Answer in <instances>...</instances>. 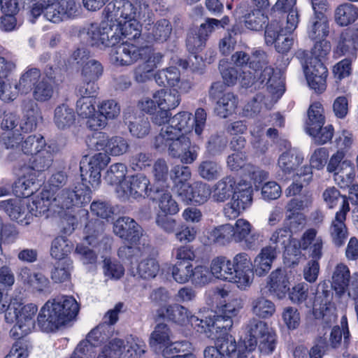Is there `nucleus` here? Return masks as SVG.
<instances>
[{"instance_id": "29", "label": "nucleus", "mask_w": 358, "mask_h": 358, "mask_svg": "<svg viewBox=\"0 0 358 358\" xmlns=\"http://www.w3.org/2000/svg\"><path fill=\"white\" fill-rule=\"evenodd\" d=\"M241 23L250 30H259L267 20V17L260 10L249 9L246 3H241L236 10Z\"/></svg>"}, {"instance_id": "35", "label": "nucleus", "mask_w": 358, "mask_h": 358, "mask_svg": "<svg viewBox=\"0 0 358 358\" xmlns=\"http://www.w3.org/2000/svg\"><path fill=\"white\" fill-rule=\"evenodd\" d=\"M52 192L48 189L43 190L39 195L29 199V212L31 214V222L34 217L41 216L50 211L53 213Z\"/></svg>"}, {"instance_id": "39", "label": "nucleus", "mask_w": 358, "mask_h": 358, "mask_svg": "<svg viewBox=\"0 0 358 358\" xmlns=\"http://www.w3.org/2000/svg\"><path fill=\"white\" fill-rule=\"evenodd\" d=\"M58 148L55 144H49L43 150L32 156L29 162V166L32 170L41 172L48 169L57 153Z\"/></svg>"}, {"instance_id": "42", "label": "nucleus", "mask_w": 358, "mask_h": 358, "mask_svg": "<svg viewBox=\"0 0 358 358\" xmlns=\"http://www.w3.org/2000/svg\"><path fill=\"white\" fill-rule=\"evenodd\" d=\"M350 279V272L348 267L343 264H338L332 273L331 287L338 296H342L348 290Z\"/></svg>"}, {"instance_id": "49", "label": "nucleus", "mask_w": 358, "mask_h": 358, "mask_svg": "<svg viewBox=\"0 0 358 358\" xmlns=\"http://www.w3.org/2000/svg\"><path fill=\"white\" fill-rule=\"evenodd\" d=\"M335 21L340 26H347L358 18V8L352 3H345L335 10Z\"/></svg>"}, {"instance_id": "32", "label": "nucleus", "mask_w": 358, "mask_h": 358, "mask_svg": "<svg viewBox=\"0 0 358 358\" xmlns=\"http://www.w3.org/2000/svg\"><path fill=\"white\" fill-rule=\"evenodd\" d=\"M274 11L287 14L285 29L292 32L299 22V14L296 7V0H277L273 7Z\"/></svg>"}, {"instance_id": "7", "label": "nucleus", "mask_w": 358, "mask_h": 358, "mask_svg": "<svg viewBox=\"0 0 358 358\" xmlns=\"http://www.w3.org/2000/svg\"><path fill=\"white\" fill-rule=\"evenodd\" d=\"M266 54L260 50L254 51L248 67L250 71L243 70L240 83L245 87L255 85V88L266 87L273 96L278 98L284 92L282 82L274 74V69L268 65Z\"/></svg>"}, {"instance_id": "53", "label": "nucleus", "mask_w": 358, "mask_h": 358, "mask_svg": "<svg viewBox=\"0 0 358 358\" xmlns=\"http://www.w3.org/2000/svg\"><path fill=\"white\" fill-rule=\"evenodd\" d=\"M231 231L229 224L215 227L207 232L206 238L203 241V243L206 245H211L213 243L224 245L232 241L230 234Z\"/></svg>"}, {"instance_id": "13", "label": "nucleus", "mask_w": 358, "mask_h": 358, "mask_svg": "<svg viewBox=\"0 0 358 358\" xmlns=\"http://www.w3.org/2000/svg\"><path fill=\"white\" fill-rule=\"evenodd\" d=\"M247 334L244 341L246 348L253 350L258 345L261 352L265 355L273 352L276 345V334L266 322L252 319L248 324Z\"/></svg>"}, {"instance_id": "21", "label": "nucleus", "mask_w": 358, "mask_h": 358, "mask_svg": "<svg viewBox=\"0 0 358 358\" xmlns=\"http://www.w3.org/2000/svg\"><path fill=\"white\" fill-rule=\"evenodd\" d=\"M0 209L4 211L10 220L21 225L27 226L31 223L29 199L15 198L1 201Z\"/></svg>"}, {"instance_id": "9", "label": "nucleus", "mask_w": 358, "mask_h": 358, "mask_svg": "<svg viewBox=\"0 0 358 358\" xmlns=\"http://www.w3.org/2000/svg\"><path fill=\"white\" fill-rule=\"evenodd\" d=\"M155 148L160 152L167 150L168 155L180 159L185 164H192L198 157L199 148L192 143L186 135L160 131L154 141Z\"/></svg>"}, {"instance_id": "1", "label": "nucleus", "mask_w": 358, "mask_h": 358, "mask_svg": "<svg viewBox=\"0 0 358 358\" xmlns=\"http://www.w3.org/2000/svg\"><path fill=\"white\" fill-rule=\"evenodd\" d=\"M105 20L92 24L86 31V41L101 50L115 47L124 38L135 40L141 36V25L137 17L150 15L148 3L136 0H113L104 9Z\"/></svg>"}, {"instance_id": "58", "label": "nucleus", "mask_w": 358, "mask_h": 358, "mask_svg": "<svg viewBox=\"0 0 358 358\" xmlns=\"http://www.w3.org/2000/svg\"><path fill=\"white\" fill-rule=\"evenodd\" d=\"M221 173L222 167L215 161L204 160L198 166L199 176L207 181L216 180L221 175Z\"/></svg>"}, {"instance_id": "8", "label": "nucleus", "mask_w": 358, "mask_h": 358, "mask_svg": "<svg viewBox=\"0 0 358 358\" xmlns=\"http://www.w3.org/2000/svg\"><path fill=\"white\" fill-rule=\"evenodd\" d=\"M79 306L69 296L49 299L41 308L37 322L44 331H55L71 322L77 315Z\"/></svg>"}, {"instance_id": "56", "label": "nucleus", "mask_w": 358, "mask_h": 358, "mask_svg": "<svg viewBox=\"0 0 358 358\" xmlns=\"http://www.w3.org/2000/svg\"><path fill=\"white\" fill-rule=\"evenodd\" d=\"M145 343L139 338L129 336L124 340V357H138L145 352Z\"/></svg>"}, {"instance_id": "55", "label": "nucleus", "mask_w": 358, "mask_h": 358, "mask_svg": "<svg viewBox=\"0 0 358 358\" xmlns=\"http://www.w3.org/2000/svg\"><path fill=\"white\" fill-rule=\"evenodd\" d=\"M192 266L190 262H177L171 267V276L173 280L179 284L191 282Z\"/></svg>"}, {"instance_id": "5", "label": "nucleus", "mask_w": 358, "mask_h": 358, "mask_svg": "<svg viewBox=\"0 0 358 358\" xmlns=\"http://www.w3.org/2000/svg\"><path fill=\"white\" fill-rule=\"evenodd\" d=\"M82 181V184L73 187L52 192L53 213L60 217V227L64 234H71L76 225V218L72 214L73 208L82 206L91 199L92 190L86 185L89 182Z\"/></svg>"}, {"instance_id": "16", "label": "nucleus", "mask_w": 358, "mask_h": 358, "mask_svg": "<svg viewBox=\"0 0 358 358\" xmlns=\"http://www.w3.org/2000/svg\"><path fill=\"white\" fill-rule=\"evenodd\" d=\"M291 237L289 230L284 227L280 228L272 234L268 245H272V248L275 249L276 254L281 250H285V258L289 259L292 264H297L301 251L298 247L299 241Z\"/></svg>"}, {"instance_id": "24", "label": "nucleus", "mask_w": 358, "mask_h": 358, "mask_svg": "<svg viewBox=\"0 0 358 358\" xmlns=\"http://www.w3.org/2000/svg\"><path fill=\"white\" fill-rule=\"evenodd\" d=\"M155 79L159 85H168L180 93H187L192 88L190 82L181 78L180 71L173 66L159 71Z\"/></svg>"}, {"instance_id": "44", "label": "nucleus", "mask_w": 358, "mask_h": 358, "mask_svg": "<svg viewBox=\"0 0 358 358\" xmlns=\"http://www.w3.org/2000/svg\"><path fill=\"white\" fill-rule=\"evenodd\" d=\"M153 200L159 209L158 213L173 215L179 212V206L172 194L167 189H156Z\"/></svg>"}, {"instance_id": "17", "label": "nucleus", "mask_w": 358, "mask_h": 358, "mask_svg": "<svg viewBox=\"0 0 358 358\" xmlns=\"http://www.w3.org/2000/svg\"><path fill=\"white\" fill-rule=\"evenodd\" d=\"M159 314L161 317L166 318L180 326L188 327L191 326L197 332L203 331L200 318L192 314L185 307L179 304L169 305L162 308Z\"/></svg>"}, {"instance_id": "22", "label": "nucleus", "mask_w": 358, "mask_h": 358, "mask_svg": "<svg viewBox=\"0 0 358 358\" xmlns=\"http://www.w3.org/2000/svg\"><path fill=\"white\" fill-rule=\"evenodd\" d=\"M202 321L201 327L203 331H198L199 333L203 334L208 338H213L217 336L216 334H228L227 333L233 325V320L229 316L220 313L217 315L215 313L210 312L205 319H200Z\"/></svg>"}, {"instance_id": "59", "label": "nucleus", "mask_w": 358, "mask_h": 358, "mask_svg": "<svg viewBox=\"0 0 358 358\" xmlns=\"http://www.w3.org/2000/svg\"><path fill=\"white\" fill-rule=\"evenodd\" d=\"M124 339L113 338L105 344L96 358H121L124 356Z\"/></svg>"}, {"instance_id": "2", "label": "nucleus", "mask_w": 358, "mask_h": 358, "mask_svg": "<svg viewBox=\"0 0 358 358\" xmlns=\"http://www.w3.org/2000/svg\"><path fill=\"white\" fill-rule=\"evenodd\" d=\"M27 79L30 80L26 94L31 92L32 99H24L22 104L23 117L20 127L23 132H30L36 129L42 120L41 110L36 102L44 103L50 101L55 90L58 79L51 72L41 74L37 68H27L25 70Z\"/></svg>"}, {"instance_id": "6", "label": "nucleus", "mask_w": 358, "mask_h": 358, "mask_svg": "<svg viewBox=\"0 0 358 358\" xmlns=\"http://www.w3.org/2000/svg\"><path fill=\"white\" fill-rule=\"evenodd\" d=\"M210 271L215 278L231 282L243 291L248 289L254 281L252 260L246 252L236 254L232 260L222 256L213 259Z\"/></svg>"}, {"instance_id": "57", "label": "nucleus", "mask_w": 358, "mask_h": 358, "mask_svg": "<svg viewBox=\"0 0 358 358\" xmlns=\"http://www.w3.org/2000/svg\"><path fill=\"white\" fill-rule=\"evenodd\" d=\"M159 268V264L155 258L143 259L138 263L136 273H134V275H138L144 279L154 278L158 274Z\"/></svg>"}, {"instance_id": "46", "label": "nucleus", "mask_w": 358, "mask_h": 358, "mask_svg": "<svg viewBox=\"0 0 358 358\" xmlns=\"http://www.w3.org/2000/svg\"><path fill=\"white\" fill-rule=\"evenodd\" d=\"M303 161L302 153L295 149H290L280 155L278 166L285 174H288L296 170Z\"/></svg>"}, {"instance_id": "26", "label": "nucleus", "mask_w": 358, "mask_h": 358, "mask_svg": "<svg viewBox=\"0 0 358 358\" xmlns=\"http://www.w3.org/2000/svg\"><path fill=\"white\" fill-rule=\"evenodd\" d=\"M97 117H92L90 121V128L97 130L104 128L108 120L117 118L121 111L120 105L113 99L102 101L98 105Z\"/></svg>"}, {"instance_id": "36", "label": "nucleus", "mask_w": 358, "mask_h": 358, "mask_svg": "<svg viewBox=\"0 0 358 358\" xmlns=\"http://www.w3.org/2000/svg\"><path fill=\"white\" fill-rule=\"evenodd\" d=\"M210 195V185L201 181H197L190 185L180 198L187 203L202 204L208 201Z\"/></svg>"}, {"instance_id": "51", "label": "nucleus", "mask_w": 358, "mask_h": 358, "mask_svg": "<svg viewBox=\"0 0 358 358\" xmlns=\"http://www.w3.org/2000/svg\"><path fill=\"white\" fill-rule=\"evenodd\" d=\"M238 105L236 96L230 92L224 94L217 101L215 108L216 114L222 118H226L232 115Z\"/></svg>"}, {"instance_id": "37", "label": "nucleus", "mask_w": 358, "mask_h": 358, "mask_svg": "<svg viewBox=\"0 0 358 358\" xmlns=\"http://www.w3.org/2000/svg\"><path fill=\"white\" fill-rule=\"evenodd\" d=\"M194 121L192 119V114L187 111H182L176 114L169 120V124L163 126L160 131H171L177 133L178 135H186L192 131Z\"/></svg>"}, {"instance_id": "54", "label": "nucleus", "mask_w": 358, "mask_h": 358, "mask_svg": "<svg viewBox=\"0 0 358 358\" xmlns=\"http://www.w3.org/2000/svg\"><path fill=\"white\" fill-rule=\"evenodd\" d=\"M73 249V245L64 236H58L52 242L50 249L51 256L57 259H63L68 256Z\"/></svg>"}, {"instance_id": "15", "label": "nucleus", "mask_w": 358, "mask_h": 358, "mask_svg": "<svg viewBox=\"0 0 358 358\" xmlns=\"http://www.w3.org/2000/svg\"><path fill=\"white\" fill-rule=\"evenodd\" d=\"M180 94L171 89H162L155 92L152 99H143L140 102V107L145 113H152L156 110V106L170 111L180 104Z\"/></svg>"}, {"instance_id": "40", "label": "nucleus", "mask_w": 358, "mask_h": 358, "mask_svg": "<svg viewBox=\"0 0 358 358\" xmlns=\"http://www.w3.org/2000/svg\"><path fill=\"white\" fill-rule=\"evenodd\" d=\"M323 241L320 236H317V231L310 229L305 231L298 247L303 250H309L313 259H320L322 255Z\"/></svg>"}, {"instance_id": "48", "label": "nucleus", "mask_w": 358, "mask_h": 358, "mask_svg": "<svg viewBox=\"0 0 358 358\" xmlns=\"http://www.w3.org/2000/svg\"><path fill=\"white\" fill-rule=\"evenodd\" d=\"M76 122L74 110L65 103L57 106L54 111V123L61 130L72 127Z\"/></svg>"}, {"instance_id": "14", "label": "nucleus", "mask_w": 358, "mask_h": 358, "mask_svg": "<svg viewBox=\"0 0 358 358\" xmlns=\"http://www.w3.org/2000/svg\"><path fill=\"white\" fill-rule=\"evenodd\" d=\"M150 180L143 174L129 176L115 187L117 196L122 200L145 198L150 191Z\"/></svg>"}, {"instance_id": "20", "label": "nucleus", "mask_w": 358, "mask_h": 358, "mask_svg": "<svg viewBox=\"0 0 358 358\" xmlns=\"http://www.w3.org/2000/svg\"><path fill=\"white\" fill-rule=\"evenodd\" d=\"M147 49L125 42L113 50L110 57L117 66H130L145 57Z\"/></svg>"}, {"instance_id": "12", "label": "nucleus", "mask_w": 358, "mask_h": 358, "mask_svg": "<svg viewBox=\"0 0 358 358\" xmlns=\"http://www.w3.org/2000/svg\"><path fill=\"white\" fill-rule=\"evenodd\" d=\"M78 10L75 0H31L30 14L36 19L42 14L54 23L74 16Z\"/></svg>"}, {"instance_id": "61", "label": "nucleus", "mask_w": 358, "mask_h": 358, "mask_svg": "<svg viewBox=\"0 0 358 358\" xmlns=\"http://www.w3.org/2000/svg\"><path fill=\"white\" fill-rule=\"evenodd\" d=\"M94 98L81 97L76 103V111L80 117L87 118V125L90 127V121L92 117H97Z\"/></svg>"}, {"instance_id": "63", "label": "nucleus", "mask_w": 358, "mask_h": 358, "mask_svg": "<svg viewBox=\"0 0 358 358\" xmlns=\"http://www.w3.org/2000/svg\"><path fill=\"white\" fill-rule=\"evenodd\" d=\"M229 227L231 230L230 233L231 240L236 243L243 241L251 233L252 227L248 220L243 218L238 219L234 224H229Z\"/></svg>"}, {"instance_id": "27", "label": "nucleus", "mask_w": 358, "mask_h": 358, "mask_svg": "<svg viewBox=\"0 0 358 358\" xmlns=\"http://www.w3.org/2000/svg\"><path fill=\"white\" fill-rule=\"evenodd\" d=\"M349 210L348 201L343 199V205H341V209L336 212L329 228V233L332 241L337 246L343 245L347 238L348 229L345 222L346 215Z\"/></svg>"}, {"instance_id": "62", "label": "nucleus", "mask_w": 358, "mask_h": 358, "mask_svg": "<svg viewBox=\"0 0 358 358\" xmlns=\"http://www.w3.org/2000/svg\"><path fill=\"white\" fill-rule=\"evenodd\" d=\"M306 217L303 213L296 211L288 212L286 210L285 219L283 222V227L289 231V234L296 233L305 227Z\"/></svg>"}, {"instance_id": "33", "label": "nucleus", "mask_w": 358, "mask_h": 358, "mask_svg": "<svg viewBox=\"0 0 358 358\" xmlns=\"http://www.w3.org/2000/svg\"><path fill=\"white\" fill-rule=\"evenodd\" d=\"M329 158V152L325 148L315 149L310 155V166H305L300 173H297L299 178H303V182L308 184L312 180L311 168L322 169L325 166Z\"/></svg>"}, {"instance_id": "11", "label": "nucleus", "mask_w": 358, "mask_h": 358, "mask_svg": "<svg viewBox=\"0 0 358 358\" xmlns=\"http://www.w3.org/2000/svg\"><path fill=\"white\" fill-rule=\"evenodd\" d=\"M37 312L38 307L36 304L22 305L17 301H13L10 308L5 313L7 323L16 322L10 331V336L19 340L30 334L35 327Z\"/></svg>"}, {"instance_id": "60", "label": "nucleus", "mask_w": 358, "mask_h": 358, "mask_svg": "<svg viewBox=\"0 0 358 358\" xmlns=\"http://www.w3.org/2000/svg\"><path fill=\"white\" fill-rule=\"evenodd\" d=\"M73 262L69 259L57 262L51 273V278L56 283L67 282L71 278Z\"/></svg>"}, {"instance_id": "23", "label": "nucleus", "mask_w": 358, "mask_h": 358, "mask_svg": "<svg viewBox=\"0 0 358 358\" xmlns=\"http://www.w3.org/2000/svg\"><path fill=\"white\" fill-rule=\"evenodd\" d=\"M308 86L315 92L322 93L327 88V69L317 59H310L303 67Z\"/></svg>"}, {"instance_id": "52", "label": "nucleus", "mask_w": 358, "mask_h": 358, "mask_svg": "<svg viewBox=\"0 0 358 358\" xmlns=\"http://www.w3.org/2000/svg\"><path fill=\"white\" fill-rule=\"evenodd\" d=\"M336 183L341 188H346L352 184L355 178V171L351 161L345 159L342 162L339 171L334 176Z\"/></svg>"}, {"instance_id": "43", "label": "nucleus", "mask_w": 358, "mask_h": 358, "mask_svg": "<svg viewBox=\"0 0 358 358\" xmlns=\"http://www.w3.org/2000/svg\"><path fill=\"white\" fill-rule=\"evenodd\" d=\"M358 50V31H345L340 35L336 52L355 57Z\"/></svg>"}, {"instance_id": "25", "label": "nucleus", "mask_w": 358, "mask_h": 358, "mask_svg": "<svg viewBox=\"0 0 358 358\" xmlns=\"http://www.w3.org/2000/svg\"><path fill=\"white\" fill-rule=\"evenodd\" d=\"M289 274L282 268L273 271L266 279V287L270 294L278 299H284L290 290Z\"/></svg>"}, {"instance_id": "18", "label": "nucleus", "mask_w": 358, "mask_h": 358, "mask_svg": "<svg viewBox=\"0 0 358 358\" xmlns=\"http://www.w3.org/2000/svg\"><path fill=\"white\" fill-rule=\"evenodd\" d=\"M150 15H141L137 17V21L140 23V20H143L145 22V36L148 43H163L166 41L171 36L172 26L169 20L162 19L155 24L152 22L153 13L148 6Z\"/></svg>"}, {"instance_id": "45", "label": "nucleus", "mask_w": 358, "mask_h": 358, "mask_svg": "<svg viewBox=\"0 0 358 358\" xmlns=\"http://www.w3.org/2000/svg\"><path fill=\"white\" fill-rule=\"evenodd\" d=\"M192 173L189 167L177 165L171 170V178L173 182V188L178 196L189 187Z\"/></svg>"}, {"instance_id": "38", "label": "nucleus", "mask_w": 358, "mask_h": 358, "mask_svg": "<svg viewBox=\"0 0 358 358\" xmlns=\"http://www.w3.org/2000/svg\"><path fill=\"white\" fill-rule=\"evenodd\" d=\"M30 80L27 79L25 71L20 75L17 82H5L2 80V101L9 103L15 100L20 94H26Z\"/></svg>"}, {"instance_id": "10", "label": "nucleus", "mask_w": 358, "mask_h": 358, "mask_svg": "<svg viewBox=\"0 0 358 358\" xmlns=\"http://www.w3.org/2000/svg\"><path fill=\"white\" fill-rule=\"evenodd\" d=\"M114 233L126 241V245L118 250L121 259H132L142 254L141 245H145L141 227L132 218L122 217L113 225Z\"/></svg>"}, {"instance_id": "50", "label": "nucleus", "mask_w": 358, "mask_h": 358, "mask_svg": "<svg viewBox=\"0 0 358 358\" xmlns=\"http://www.w3.org/2000/svg\"><path fill=\"white\" fill-rule=\"evenodd\" d=\"M308 119L306 122V130L308 134L315 133L318 127H322L324 124V117L323 115V108L320 103L315 102L310 105L308 111Z\"/></svg>"}, {"instance_id": "41", "label": "nucleus", "mask_w": 358, "mask_h": 358, "mask_svg": "<svg viewBox=\"0 0 358 358\" xmlns=\"http://www.w3.org/2000/svg\"><path fill=\"white\" fill-rule=\"evenodd\" d=\"M307 33L313 41L326 38L329 33L327 17L322 13L314 15L309 21Z\"/></svg>"}, {"instance_id": "3", "label": "nucleus", "mask_w": 358, "mask_h": 358, "mask_svg": "<svg viewBox=\"0 0 358 358\" xmlns=\"http://www.w3.org/2000/svg\"><path fill=\"white\" fill-rule=\"evenodd\" d=\"M92 146L99 152L90 157H85L80 162V176L83 181L88 182L92 188L96 189L101 182V171L110 162L112 156H120L129 149L127 139L120 136H108L103 133L96 134L91 139Z\"/></svg>"}, {"instance_id": "19", "label": "nucleus", "mask_w": 358, "mask_h": 358, "mask_svg": "<svg viewBox=\"0 0 358 358\" xmlns=\"http://www.w3.org/2000/svg\"><path fill=\"white\" fill-rule=\"evenodd\" d=\"M7 148H16L24 154L34 156L41 150H43L49 144H47L45 138L41 134H34L27 136L24 141L21 135L13 134L8 136L5 142Z\"/></svg>"}, {"instance_id": "47", "label": "nucleus", "mask_w": 358, "mask_h": 358, "mask_svg": "<svg viewBox=\"0 0 358 358\" xmlns=\"http://www.w3.org/2000/svg\"><path fill=\"white\" fill-rule=\"evenodd\" d=\"M250 306L252 314L261 319L271 317L276 310L275 303L264 296L254 297Z\"/></svg>"}, {"instance_id": "31", "label": "nucleus", "mask_w": 358, "mask_h": 358, "mask_svg": "<svg viewBox=\"0 0 358 358\" xmlns=\"http://www.w3.org/2000/svg\"><path fill=\"white\" fill-rule=\"evenodd\" d=\"M277 254L275 249L272 245H268L262 248L258 255L252 262L253 275L255 273L259 277L264 276L271 270L273 262L275 259Z\"/></svg>"}, {"instance_id": "30", "label": "nucleus", "mask_w": 358, "mask_h": 358, "mask_svg": "<svg viewBox=\"0 0 358 358\" xmlns=\"http://www.w3.org/2000/svg\"><path fill=\"white\" fill-rule=\"evenodd\" d=\"M103 231L104 224L103 221L98 220L94 222L90 221L85 228L86 234L85 242L93 248H99V252L102 249L106 250L110 240L103 237Z\"/></svg>"}, {"instance_id": "64", "label": "nucleus", "mask_w": 358, "mask_h": 358, "mask_svg": "<svg viewBox=\"0 0 358 358\" xmlns=\"http://www.w3.org/2000/svg\"><path fill=\"white\" fill-rule=\"evenodd\" d=\"M191 349V343L187 341H180L166 349L164 352V358H196L192 353L186 352Z\"/></svg>"}, {"instance_id": "4", "label": "nucleus", "mask_w": 358, "mask_h": 358, "mask_svg": "<svg viewBox=\"0 0 358 358\" xmlns=\"http://www.w3.org/2000/svg\"><path fill=\"white\" fill-rule=\"evenodd\" d=\"M252 191L250 183L245 181L236 183L234 177L227 176L213 185L211 197L214 201L224 202L232 195L224 208V213L229 219H235L252 204Z\"/></svg>"}, {"instance_id": "28", "label": "nucleus", "mask_w": 358, "mask_h": 358, "mask_svg": "<svg viewBox=\"0 0 358 358\" xmlns=\"http://www.w3.org/2000/svg\"><path fill=\"white\" fill-rule=\"evenodd\" d=\"M173 334L169 327L164 323L158 324L150 334L149 345L151 348L156 351H160L162 356L166 349L171 348L173 344L180 341L173 342Z\"/></svg>"}, {"instance_id": "34", "label": "nucleus", "mask_w": 358, "mask_h": 358, "mask_svg": "<svg viewBox=\"0 0 358 358\" xmlns=\"http://www.w3.org/2000/svg\"><path fill=\"white\" fill-rule=\"evenodd\" d=\"M162 58V55L159 52L148 54L147 52L145 57L142 59L145 61L139 64L134 69V79L138 83H144L149 80L154 70L161 63Z\"/></svg>"}]
</instances>
